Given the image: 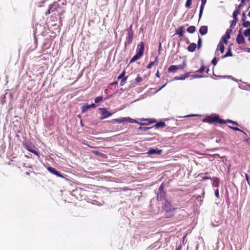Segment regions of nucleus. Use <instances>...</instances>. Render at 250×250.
Returning a JSON list of instances; mask_svg holds the SVG:
<instances>
[{
    "label": "nucleus",
    "instance_id": "4be33fe9",
    "mask_svg": "<svg viewBox=\"0 0 250 250\" xmlns=\"http://www.w3.org/2000/svg\"><path fill=\"white\" fill-rule=\"evenodd\" d=\"M176 34H179L180 36H182L184 34V31L182 28H181L179 31H177Z\"/></svg>",
    "mask_w": 250,
    "mask_h": 250
},
{
    "label": "nucleus",
    "instance_id": "473e14b6",
    "mask_svg": "<svg viewBox=\"0 0 250 250\" xmlns=\"http://www.w3.org/2000/svg\"><path fill=\"white\" fill-rule=\"evenodd\" d=\"M151 64H150L147 66V67H148V68H150V67H151Z\"/></svg>",
    "mask_w": 250,
    "mask_h": 250
},
{
    "label": "nucleus",
    "instance_id": "cd10ccee",
    "mask_svg": "<svg viewBox=\"0 0 250 250\" xmlns=\"http://www.w3.org/2000/svg\"><path fill=\"white\" fill-rule=\"evenodd\" d=\"M90 108H94L95 107V105L94 104H92L89 105Z\"/></svg>",
    "mask_w": 250,
    "mask_h": 250
},
{
    "label": "nucleus",
    "instance_id": "f03ea898",
    "mask_svg": "<svg viewBox=\"0 0 250 250\" xmlns=\"http://www.w3.org/2000/svg\"><path fill=\"white\" fill-rule=\"evenodd\" d=\"M23 147L28 151L34 153L39 157V153L38 148L31 142L24 141L23 142Z\"/></svg>",
    "mask_w": 250,
    "mask_h": 250
},
{
    "label": "nucleus",
    "instance_id": "e433bc0d",
    "mask_svg": "<svg viewBox=\"0 0 250 250\" xmlns=\"http://www.w3.org/2000/svg\"><path fill=\"white\" fill-rule=\"evenodd\" d=\"M227 56H228V55H227V54H226V55H225V57H227Z\"/></svg>",
    "mask_w": 250,
    "mask_h": 250
},
{
    "label": "nucleus",
    "instance_id": "423d86ee",
    "mask_svg": "<svg viewBox=\"0 0 250 250\" xmlns=\"http://www.w3.org/2000/svg\"><path fill=\"white\" fill-rule=\"evenodd\" d=\"M162 152L161 150H159L157 148L156 149H150L147 154L148 155H155V154H160Z\"/></svg>",
    "mask_w": 250,
    "mask_h": 250
},
{
    "label": "nucleus",
    "instance_id": "6ab92c4d",
    "mask_svg": "<svg viewBox=\"0 0 250 250\" xmlns=\"http://www.w3.org/2000/svg\"><path fill=\"white\" fill-rule=\"evenodd\" d=\"M243 26L244 27H248L250 26V21H244L243 22Z\"/></svg>",
    "mask_w": 250,
    "mask_h": 250
},
{
    "label": "nucleus",
    "instance_id": "412c9836",
    "mask_svg": "<svg viewBox=\"0 0 250 250\" xmlns=\"http://www.w3.org/2000/svg\"><path fill=\"white\" fill-rule=\"evenodd\" d=\"M192 0H187L186 3V6L187 7H189L191 4Z\"/></svg>",
    "mask_w": 250,
    "mask_h": 250
},
{
    "label": "nucleus",
    "instance_id": "b1692460",
    "mask_svg": "<svg viewBox=\"0 0 250 250\" xmlns=\"http://www.w3.org/2000/svg\"><path fill=\"white\" fill-rule=\"evenodd\" d=\"M142 81V78L139 77V76H138L137 77H136V78L135 79V81L137 82V83H139L140 82H141Z\"/></svg>",
    "mask_w": 250,
    "mask_h": 250
},
{
    "label": "nucleus",
    "instance_id": "4c0bfd02",
    "mask_svg": "<svg viewBox=\"0 0 250 250\" xmlns=\"http://www.w3.org/2000/svg\"><path fill=\"white\" fill-rule=\"evenodd\" d=\"M194 115H189L188 116H194Z\"/></svg>",
    "mask_w": 250,
    "mask_h": 250
},
{
    "label": "nucleus",
    "instance_id": "9d476101",
    "mask_svg": "<svg viewBox=\"0 0 250 250\" xmlns=\"http://www.w3.org/2000/svg\"><path fill=\"white\" fill-rule=\"evenodd\" d=\"M237 42L239 43V44H240V43H243L244 42V38L243 37V36L241 35V34H239L237 37Z\"/></svg>",
    "mask_w": 250,
    "mask_h": 250
},
{
    "label": "nucleus",
    "instance_id": "c756f323",
    "mask_svg": "<svg viewBox=\"0 0 250 250\" xmlns=\"http://www.w3.org/2000/svg\"><path fill=\"white\" fill-rule=\"evenodd\" d=\"M201 39H199V40H198L199 47H200L201 46Z\"/></svg>",
    "mask_w": 250,
    "mask_h": 250
},
{
    "label": "nucleus",
    "instance_id": "72a5a7b5",
    "mask_svg": "<svg viewBox=\"0 0 250 250\" xmlns=\"http://www.w3.org/2000/svg\"><path fill=\"white\" fill-rule=\"evenodd\" d=\"M248 16L250 17V11H249V12L248 13Z\"/></svg>",
    "mask_w": 250,
    "mask_h": 250
},
{
    "label": "nucleus",
    "instance_id": "c85d7f7f",
    "mask_svg": "<svg viewBox=\"0 0 250 250\" xmlns=\"http://www.w3.org/2000/svg\"><path fill=\"white\" fill-rule=\"evenodd\" d=\"M186 66V63L185 62H183V65L182 67H181L180 69H183Z\"/></svg>",
    "mask_w": 250,
    "mask_h": 250
},
{
    "label": "nucleus",
    "instance_id": "f3484780",
    "mask_svg": "<svg viewBox=\"0 0 250 250\" xmlns=\"http://www.w3.org/2000/svg\"><path fill=\"white\" fill-rule=\"evenodd\" d=\"M244 34L246 37L250 36V27L244 31Z\"/></svg>",
    "mask_w": 250,
    "mask_h": 250
},
{
    "label": "nucleus",
    "instance_id": "7ed1b4c3",
    "mask_svg": "<svg viewBox=\"0 0 250 250\" xmlns=\"http://www.w3.org/2000/svg\"><path fill=\"white\" fill-rule=\"evenodd\" d=\"M138 47L139 48L136 53V54L131 59L130 62L132 63L137 60H138L142 55L144 51V45L143 42H141L139 44Z\"/></svg>",
    "mask_w": 250,
    "mask_h": 250
},
{
    "label": "nucleus",
    "instance_id": "a878e982",
    "mask_svg": "<svg viewBox=\"0 0 250 250\" xmlns=\"http://www.w3.org/2000/svg\"><path fill=\"white\" fill-rule=\"evenodd\" d=\"M125 71H123L122 73V74L118 77V79H121V78H123L125 76Z\"/></svg>",
    "mask_w": 250,
    "mask_h": 250
},
{
    "label": "nucleus",
    "instance_id": "9b49d317",
    "mask_svg": "<svg viewBox=\"0 0 250 250\" xmlns=\"http://www.w3.org/2000/svg\"><path fill=\"white\" fill-rule=\"evenodd\" d=\"M208 28L206 26H202L200 29V33L201 35H205L207 33Z\"/></svg>",
    "mask_w": 250,
    "mask_h": 250
},
{
    "label": "nucleus",
    "instance_id": "58836bf2",
    "mask_svg": "<svg viewBox=\"0 0 250 250\" xmlns=\"http://www.w3.org/2000/svg\"><path fill=\"white\" fill-rule=\"evenodd\" d=\"M249 40L250 41V36L249 37Z\"/></svg>",
    "mask_w": 250,
    "mask_h": 250
},
{
    "label": "nucleus",
    "instance_id": "0eeeda50",
    "mask_svg": "<svg viewBox=\"0 0 250 250\" xmlns=\"http://www.w3.org/2000/svg\"><path fill=\"white\" fill-rule=\"evenodd\" d=\"M123 123H137V121L130 117H124L123 118Z\"/></svg>",
    "mask_w": 250,
    "mask_h": 250
},
{
    "label": "nucleus",
    "instance_id": "dca6fc26",
    "mask_svg": "<svg viewBox=\"0 0 250 250\" xmlns=\"http://www.w3.org/2000/svg\"><path fill=\"white\" fill-rule=\"evenodd\" d=\"M195 27L193 26H190L187 29V31L190 33H193L195 32Z\"/></svg>",
    "mask_w": 250,
    "mask_h": 250
},
{
    "label": "nucleus",
    "instance_id": "2eb2a0df",
    "mask_svg": "<svg viewBox=\"0 0 250 250\" xmlns=\"http://www.w3.org/2000/svg\"><path fill=\"white\" fill-rule=\"evenodd\" d=\"M189 76V74L188 73H187L186 74L185 76H181V77H175L174 78L175 80H185L186 78H188V77Z\"/></svg>",
    "mask_w": 250,
    "mask_h": 250
},
{
    "label": "nucleus",
    "instance_id": "39448f33",
    "mask_svg": "<svg viewBox=\"0 0 250 250\" xmlns=\"http://www.w3.org/2000/svg\"><path fill=\"white\" fill-rule=\"evenodd\" d=\"M47 169L52 174L60 177H62V175L58 171H57L54 167H47Z\"/></svg>",
    "mask_w": 250,
    "mask_h": 250
},
{
    "label": "nucleus",
    "instance_id": "c9c22d12",
    "mask_svg": "<svg viewBox=\"0 0 250 250\" xmlns=\"http://www.w3.org/2000/svg\"><path fill=\"white\" fill-rule=\"evenodd\" d=\"M218 195V192H217L216 193V196H217Z\"/></svg>",
    "mask_w": 250,
    "mask_h": 250
},
{
    "label": "nucleus",
    "instance_id": "6e6552de",
    "mask_svg": "<svg viewBox=\"0 0 250 250\" xmlns=\"http://www.w3.org/2000/svg\"><path fill=\"white\" fill-rule=\"evenodd\" d=\"M224 43H225L223 41H220L219 43V44L217 46V50H220L221 53H223L224 51Z\"/></svg>",
    "mask_w": 250,
    "mask_h": 250
},
{
    "label": "nucleus",
    "instance_id": "4468645a",
    "mask_svg": "<svg viewBox=\"0 0 250 250\" xmlns=\"http://www.w3.org/2000/svg\"><path fill=\"white\" fill-rule=\"evenodd\" d=\"M229 38H230V35L228 33H227L223 37V38L222 39V40L221 41H223V42H224L226 44L227 43V40L229 39Z\"/></svg>",
    "mask_w": 250,
    "mask_h": 250
},
{
    "label": "nucleus",
    "instance_id": "1a4fd4ad",
    "mask_svg": "<svg viewBox=\"0 0 250 250\" xmlns=\"http://www.w3.org/2000/svg\"><path fill=\"white\" fill-rule=\"evenodd\" d=\"M207 0H201V6L200 7V14H199V18H200L202 16L203 11L204 9V5H205L206 3Z\"/></svg>",
    "mask_w": 250,
    "mask_h": 250
},
{
    "label": "nucleus",
    "instance_id": "bb28decb",
    "mask_svg": "<svg viewBox=\"0 0 250 250\" xmlns=\"http://www.w3.org/2000/svg\"><path fill=\"white\" fill-rule=\"evenodd\" d=\"M217 59L216 58H214L212 61V63H213L214 65H215L217 63Z\"/></svg>",
    "mask_w": 250,
    "mask_h": 250
},
{
    "label": "nucleus",
    "instance_id": "f257e3e1",
    "mask_svg": "<svg viewBox=\"0 0 250 250\" xmlns=\"http://www.w3.org/2000/svg\"><path fill=\"white\" fill-rule=\"evenodd\" d=\"M203 121L204 122H207L210 124L216 122L220 124L229 122L233 124H235V123L234 122L231 121L230 120H227L226 121H224L222 119H219V117L216 115H212L210 116L207 117L206 118H205Z\"/></svg>",
    "mask_w": 250,
    "mask_h": 250
},
{
    "label": "nucleus",
    "instance_id": "393cba45",
    "mask_svg": "<svg viewBox=\"0 0 250 250\" xmlns=\"http://www.w3.org/2000/svg\"><path fill=\"white\" fill-rule=\"evenodd\" d=\"M156 126H164L165 123H158V124H157Z\"/></svg>",
    "mask_w": 250,
    "mask_h": 250
},
{
    "label": "nucleus",
    "instance_id": "f8f14e48",
    "mask_svg": "<svg viewBox=\"0 0 250 250\" xmlns=\"http://www.w3.org/2000/svg\"><path fill=\"white\" fill-rule=\"evenodd\" d=\"M181 66H177V65H171L169 68L168 70L170 72H174L175 71L180 69Z\"/></svg>",
    "mask_w": 250,
    "mask_h": 250
},
{
    "label": "nucleus",
    "instance_id": "f704fd0d",
    "mask_svg": "<svg viewBox=\"0 0 250 250\" xmlns=\"http://www.w3.org/2000/svg\"><path fill=\"white\" fill-rule=\"evenodd\" d=\"M234 129L236 130H239V129L238 128H235Z\"/></svg>",
    "mask_w": 250,
    "mask_h": 250
},
{
    "label": "nucleus",
    "instance_id": "a211bd4d",
    "mask_svg": "<svg viewBox=\"0 0 250 250\" xmlns=\"http://www.w3.org/2000/svg\"><path fill=\"white\" fill-rule=\"evenodd\" d=\"M90 108L89 105L88 104H85L82 107V112H85L87 109Z\"/></svg>",
    "mask_w": 250,
    "mask_h": 250
},
{
    "label": "nucleus",
    "instance_id": "2f4dec72",
    "mask_svg": "<svg viewBox=\"0 0 250 250\" xmlns=\"http://www.w3.org/2000/svg\"><path fill=\"white\" fill-rule=\"evenodd\" d=\"M25 174H26V175H29V174H30V173H29V172H25Z\"/></svg>",
    "mask_w": 250,
    "mask_h": 250
},
{
    "label": "nucleus",
    "instance_id": "7c9ffc66",
    "mask_svg": "<svg viewBox=\"0 0 250 250\" xmlns=\"http://www.w3.org/2000/svg\"><path fill=\"white\" fill-rule=\"evenodd\" d=\"M126 79V78H125L124 80H123L121 82V85H124V82H125V80Z\"/></svg>",
    "mask_w": 250,
    "mask_h": 250
},
{
    "label": "nucleus",
    "instance_id": "20e7f679",
    "mask_svg": "<svg viewBox=\"0 0 250 250\" xmlns=\"http://www.w3.org/2000/svg\"><path fill=\"white\" fill-rule=\"evenodd\" d=\"M99 110L100 111L101 114L103 116L101 118L102 119L110 117L112 115L111 113L108 112L105 108H100Z\"/></svg>",
    "mask_w": 250,
    "mask_h": 250
},
{
    "label": "nucleus",
    "instance_id": "aec40b11",
    "mask_svg": "<svg viewBox=\"0 0 250 250\" xmlns=\"http://www.w3.org/2000/svg\"><path fill=\"white\" fill-rule=\"evenodd\" d=\"M123 118L121 119H113L112 121L115 123H123Z\"/></svg>",
    "mask_w": 250,
    "mask_h": 250
},
{
    "label": "nucleus",
    "instance_id": "5701e85b",
    "mask_svg": "<svg viewBox=\"0 0 250 250\" xmlns=\"http://www.w3.org/2000/svg\"><path fill=\"white\" fill-rule=\"evenodd\" d=\"M102 99H103L102 97H98L95 98V102L96 103H98L101 102L102 100Z\"/></svg>",
    "mask_w": 250,
    "mask_h": 250
},
{
    "label": "nucleus",
    "instance_id": "ddd939ff",
    "mask_svg": "<svg viewBox=\"0 0 250 250\" xmlns=\"http://www.w3.org/2000/svg\"><path fill=\"white\" fill-rule=\"evenodd\" d=\"M196 46V44L191 43L188 46V51H189L190 52H193L195 49Z\"/></svg>",
    "mask_w": 250,
    "mask_h": 250
}]
</instances>
